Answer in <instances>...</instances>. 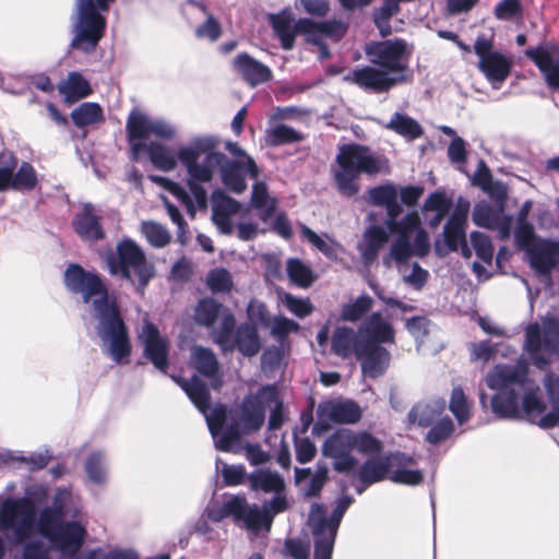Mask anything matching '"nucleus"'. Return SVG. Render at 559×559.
Segmentation results:
<instances>
[{
	"label": "nucleus",
	"mask_w": 559,
	"mask_h": 559,
	"mask_svg": "<svg viewBox=\"0 0 559 559\" xmlns=\"http://www.w3.org/2000/svg\"><path fill=\"white\" fill-rule=\"evenodd\" d=\"M63 285L70 294L80 295L83 304H91L95 331L107 355L116 364H128L132 352L129 329L118 299L109 292L103 276L73 262L63 272Z\"/></svg>",
	"instance_id": "obj_1"
},
{
	"label": "nucleus",
	"mask_w": 559,
	"mask_h": 559,
	"mask_svg": "<svg viewBox=\"0 0 559 559\" xmlns=\"http://www.w3.org/2000/svg\"><path fill=\"white\" fill-rule=\"evenodd\" d=\"M219 144L214 135H199L190 139V145L180 152L182 167L186 169V185L201 210L207 207V191L204 185L210 183L218 168L224 187L236 194L247 189L246 176L251 178L259 176V168L251 156L246 162L230 159L219 151Z\"/></svg>",
	"instance_id": "obj_2"
},
{
	"label": "nucleus",
	"mask_w": 559,
	"mask_h": 559,
	"mask_svg": "<svg viewBox=\"0 0 559 559\" xmlns=\"http://www.w3.org/2000/svg\"><path fill=\"white\" fill-rule=\"evenodd\" d=\"M38 531L50 548L61 556L72 558L78 555L87 536V527L83 508L74 501L71 489H56L51 503L39 511Z\"/></svg>",
	"instance_id": "obj_3"
},
{
	"label": "nucleus",
	"mask_w": 559,
	"mask_h": 559,
	"mask_svg": "<svg viewBox=\"0 0 559 559\" xmlns=\"http://www.w3.org/2000/svg\"><path fill=\"white\" fill-rule=\"evenodd\" d=\"M336 164L337 169L333 174L336 189L341 195L353 198L359 192V176L382 173L388 167V159L367 145L348 143L340 147Z\"/></svg>",
	"instance_id": "obj_4"
},
{
	"label": "nucleus",
	"mask_w": 559,
	"mask_h": 559,
	"mask_svg": "<svg viewBox=\"0 0 559 559\" xmlns=\"http://www.w3.org/2000/svg\"><path fill=\"white\" fill-rule=\"evenodd\" d=\"M104 261L111 276L129 283L141 296L156 275L154 263L147 260L142 247L129 237L118 241L115 251H108Z\"/></svg>",
	"instance_id": "obj_5"
},
{
	"label": "nucleus",
	"mask_w": 559,
	"mask_h": 559,
	"mask_svg": "<svg viewBox=\"0 0 559 559\" xmlns=\"http://www.w3.org/2000/svg\"><path fill=\"white\" fill-rule=\"evenodd\" d=\"M266 21L274 35H344L348 28L346 22L336 19L322 22L309 17L297 19L289 5L277 13H267Z\"/></svg>",
	"instance_id": "obj_6"
},
{
	"label": "nucleus",
	"mask_w": 559,
	"mask_h": 559,
	"mask_svg": "<svg viewBox=\"0 0 559 559\" xmlns=\"http://www.w3.org/2000/svg\"><path fill=\"white\" fill-rule=\"evenodd\" d=\"M236 323L235 314L228 313L219 328L212 332L213 342L224 353L237 349L245 357L255 356L262 347L258 328L252 323Z\"/></svg>",
	"instance_id": "obj_7"
},
{
	"label": "nucleus",
	"mask_w": 559,
	"mask_h": 559,
	"mask_svg": "<svg viewBox=\"0 0 559 559\" xmlns=\"http://www.w3.org/2000/svg\"><path fill=\"white\" fill-rule=\"evenodd\" d=\"M368 60L389 75L406 74L412 51L404 39L395 37L371 41L365 48Z\"/></svg>",
	"instance_id": "obj_8"
},
{
	"label": "nucleus",
	"mask_w": 559,
	"mask_h": 559,
	"mask_svg": "<svg viewBox=\"0 0 559 559\" xmlns=\"http://www.w3.org/2000/svg\"><path fill=\"white\" fill-rule=\"evenodd\" d=\"M495 37H477L474 51L479 59L478 68L491 83L499 88L510 75L513 67L512 60L493 47Z\"/></svg>",
	"instance_id": "obj_9"
},
{
	"label": "nucleus",
	"mask_w": 559,
	"mask_h": 559,
	"mask_svg": "<svg viewBox=\"0 0 559 559\" xmlns=\"http://www.w3.org/2000/svg\"><path fill=\"white\" fill-rule=\"evenodd\" d=\"M344 80L359 86L368 93L380 94L388 92L400 83L406 82L407 75H389L377 67L365 66L350 71L344 76Z\"/></svg>",
	"instance_id": "obj_10"
},
{
	"label": "nucleus",
	"mask_w": 559,
	"mask_h": 559,
	"mask_svg": "<svg viewBox=\"0 0 559 559\" xmlns=\"http://www.w3.org/2000/svg\"><path fill=\"white\" fill-rule=\"evenodd\" d=\"M38 531V518L34 510H25L21 515L0 519V533H4L5 543L12 547L23 546L28 540L38 539L34 537Z\"/></svg>",
	"instance_id": "obj_11"
},
{
	"label": "nucleus",
	"mask_w": 559,
	"mask_h": 559,
	"mask_svg": "<svg viewBox=\"0 0 559 559\" xmlns=\"http://www.w3.org/2000/svg\"><path fill=\"white\" fill-rule=\"evenodd\" d=\"M143 345V355L160 372L166 373L169 367V342L160 335L158 326L145 320L139 334Z\"/></svg>",
	"instance_id": "obj_12"
},
{
	"label": "nucleus",
	"mask_w": 559,
	"mask_h": 559,
	"mask_svg": "<svg viewBox=\"0 0 559 559\" xmlns=\"http://www.w3.org/2000/svg\"><path fill=\"white\" fill-rule=\"evenodd\" d=\"M359 344L384 345L395 343V329L381 311L371 312L358 325Z\"/></svg>",
	"instance_id": "obj_13"
},
{
	"label": "nucleus",
	"mask_w": 559,
	"mask_h": 559,
	"mask_svg": "<svg viewBox=\"0 0 559 559\" xmlns=\"http://www.w3.org/2000/svg\"><path fill=\"white\" fill-rule=\"evenodd\" d=\"M190 145V141L187 144L178 146L177 154L175 155L169 147L165 144L152 141L148 144L136 143L133 147V156H130L132 162L140 159V154L146 152L151 163L159 170L168 173L174 170L178 163L182 166L180 159V152L183 147Z\"/></svg>",
	"instance_id": "obj_14"
},
{
	"label": "nucleus",
	"mask_w": 559,
	"mask_h": 559,
	"mask_svg": "<svg viewBox=\"0 0 559 559\" xmlns=\"http://www.w3.org/2000/svg\"><path fill=\"white\" fill-rule=\"evenodd\" d=\"M525 55L544 74L549 88L559 92V50L555 46L527 48Z\"/></svg>",
	"instance_id": "obj_15"
},
{
	"label": "nucleus",
	"mask_w": 559,
	"mask_h": 559,
	"mask_svg": "<svg viewBox=\"0 0 559 559\" xmlns=\"http://www.w3.org/2000/svg\"><path fill=\"white\" fill-rule=\"evenodd\" d=\"M356 359L361 373L369 379L382 377L390 367L391 353L383 345L359 344Z\"/></svg>",
	"instance_id": "obj_16"
},
{
	"label": "nucleus",
	"mask_w": 559,
	"mask_h": 559,
	"mask_svg": "<svg viewBox=\"0 0 559 559\" xmlns=\"http://www.w3.org/2000/svg\"><path fill=\"white\" fill-rule=\"evenodd\" d=\"M76 22L73 35H103L106 21L96 0H76ZM108 8L105 10L107 11Z\"/></svg>",
	"instance_id": "obj_17"
},
{
	"label": "nucleus",
	"mask_w": 559,
	"mask_h": 559,
	"mask_svg": "<svg viewBox=\"0 0 559 559\" xmlns=\"http://www.w3.org/2000/svg\"><path fill=\"white\" fill-rule=\"evenodd\" d=\"M233 70L251 87L267 83L273 79L270 67L247 52H240L234 58Z\"/></svg>",
	"instance_id": "obj_18"
},
{
	"label": "nucleus",
	"mask_w": 559,
	"mask_h": 559,
	"mask_svg": "<svg viewBox=\"0 0 559 559\" xmlns=\"http://www.w3.org/2000/svg\"><path fill=\"white\" fill-rule=\"evenodd\" d=\"M528 383V370L525 366L498 365L486 377L489 389H515L522 392Z\"/></svg>",
	"instance_id": "obj_19"
},
{
	"label": "nucleus",
	"mask_w": 559,
	"mask_h": 559,
	"mask_svg": "<svg viewBox=\"0 0 559 559\" xmlns=\"http://www.w3.org/2000/svg\"><path fill=\"white\" fill-rule=\"evenodd\" d=\"M100 215L95 214L91 202L82 204V210L74 214L71 225L74 233L83 240L99 241L105 238Z\"/></svg>",
	"instance_id": "obj_20"
},
{
	"label": "nucleus",
	"mask_w": 559,
	"mask_h": 559,
	"mask_svg": "<svg viewBox=\"0 0 559 559\" xmlns=\"http://www.w3.org/2000/svg\"><path fill=\"white\" fill-rule=\"evenodd\" d=\"M237 506H239L235 518L237 524L242 523L254 535L260 534L262 531L270 532L273 522L262 506L249 504L245 496L238 497Z\"/></svg>",
	"instance_id": "obj_21"
},
{
	"label": "nucleus",
	"mask_w": 559,
	"mask_h": 559,
	"mask_svg": "<svg viewBox=\"0 0 559 559\" xmlns=\"http://www.w3.org/2000/svg\"><path fill=\"white\" fill-rule=\"evenodd\" d=\"M228 313L234 314L223 302L212 296H206L197 302L193 310V321L199 326L207 330L213 329L214 331L217 321H224Z\"/></svg>",
	"instance_id": "obj_22"
},
{
	"label": "nucleus",
	"mask_w": 559,
	"mask_h": 559,
	"mask_svg": "<svg viewBox=\"0 0 559 559\" xmlns=\"http://www.w3.org/2000/svg\"><path fill=\"white\" fill-rule=\"evenodd\" d=\"M447 401L443 397H431L415 403L407 414L409 424H416L421 428L432 426L443 417Z\"/></svg>",
	"instance_id": "obj_23"
},
{
	"label": "nucleus",
	"mask_w": 559,
	"mask_h": 559,
	"mask_svg": "<svg viewBox=\"0 0 559 559\" xmlns=\"http://www.w3.org/2000/svg\"><path fill=\"white\" fill-rule=\"evenodd\" d=\"M171 379L181 386L202 415L209 413L211 408V393L203 380L195 374L189 381L176 376H171Z\"/></svg>",
	"instance_id": "obj_24"
},
{
	"label": "nucleus",
	"mask_w": 559,
	"mask_h": 559,
	"mask_svg": "<svg viewBox=\"0 0 559 559\" xmlns=\"http://www.w3.org/2000/svg\"><path fill=\"white\" fill-rule=\"evenodd\" d=\"M498 392L491 397V411L501 419H514L520 415L521 392L516 389H496Z\"/></svg>",
	"instance_id": "obj_25"
},
{
	"label": "nucleus",
	"mask_w": 559,
	"mask_h": 559,
	"mask_svg": "<svg viewBox=\"0 0 559 559\" xmlns=\"http://www.w3.org/2000/svg\"><path fill=\"white\" fill-rule=\"evenodd\" d=\"M359 332L347 325L336 326L331 337V352L343 359L358 354Z\"/></svg>",
	"instance_id": "obj_26"
},
{
	"label": "nucleus",
	"mask_w": 559,
	"mask_h": 559,
	"mask_svg": "<svg viewBox=\"0 0 559 559\" xmlns=\"http://www.w3.org/2000/svg\"><path fill=\"white\" fill-rule=\"evenodd\" d=\"M545 333L539 323H531L525 331L524 349L526 350L532 362L543 369L549 364V359L545 356Z\"/></svg>",
	"instance_id": "obj_27"
},
{
	"label": "nucleus",
	"mask_w": 559,
	"mask_h": 559,
	"mask_svg": "<svg viewBox=\"0 0 559 559\" xmlns=\"http://www.w3.org/2000/svg\"><path fill=\"white\" fill-rule=\"evenodd\" d=\"M320 403L325 408L328 416L332 419V423L356 424L361 418V409L353 400H328Z\"/></svg>",
	"instance_id": "obj_28"
},
{
	"label": "nucleus",
	"mask_w": 559,
	"mask_h": 559,
	"mask_svg": "<svg viewBox=\"0 0 559 559\" xmlns=\"http://www.w3.org/2000/svg\"><path fill=\"white\" fill-rule=\"evenodd\" d=\"M126 131L128 143L130 145V156H133L134 144H148L147 140L151 135V119L141 111L132 110L127 120Z\"/></svg>",
	"instance_id": "obj_29"
},
{
	"label": "nucleus",
	"mask_w": 559,
	"mask_h": 559,
	"mask_svg": "<svg viewBox=\"0 0 559 559\" xmlns=\"http://www.w3.org/2000/svg\"><path fill=\"white\" fill-rule=\"evenodd\" d=\"M246 433H250V431L245 429L239 418H231L229 424L211 433V436L216 450L230 452Z\"/></svg>",
	"instance_id": "obj_30"
},
{
	"label": "nucleus",
	"mask_w": 559,
	"mask_h": 559,
	"mask_svg": "<svg viewBox=\"0 0 559 559\" xmlns=\"http://www.w3.org/2000/svg\"><path fill=\"white\" fill-rule=\"evenodd\" d=\"M240 423L250 433L261 429L265 420V407L261 401L248 394L243 397L241 404V416L238 417Z\"/></svg>",
	"instance_id": "obj_31"
},
{
	"label": "nucleus",
	"mask_w": 559,
	"mask_h": 559,
	"mask_svg": "<svg viewBox=\"0 0 559 559\" xmlns=\"http://www.w3.org/2000/svg\"><path fill=\"white\" fill-rule=\"evenodd\" d=\"M531 267L542 276H549L556 266V257L548 241L533 246L527 251Z\"/></svg>",
	"instance_id": "obj_32"
},
{
	"label": "nucleus",
	"mask_w": 559,
	"mask_h": 559,
	"mask_svg": "<svg viewBox=\"0 0 559 559\" xmlns=\"http://www.w3.org/2000/svg\"><path fill=\"white\" fill-rule=\"evenodd\" d=\"M58 90L64 95L67 104H73L90 96L93 93L90 82L79 71H72L68 74V80L62 82Z\"/></svg>",
	"instance_id": "obj_33"
},
{
	"label": "nucleus",
	"mask_w": 559,
	"mask_h": 559,
	"mask_svg": "<svg viewBox=\"0 0 559 559\" xmlns=\"http://www.w3.org/2000/svg\"><path fill=\"white\" fill-rule=\"evenodd\" d=\"M391 462L389 457L367 459L359 467L358 480L367 485H373L389 477Z\"/></svg>",
	"instance_id": "obj_34"
},
{
	"label": "nucleus",
	"mask_w": 559,
	"mask_h": 559,
	"mask_svg": "<svg viewBox=\"0 0 559 559\" xmlns=\"http://www.w3.org/2000/svg\"><path fill=\"white\" fill-rule=\"evenodd\" d=\"M73 124L79 129H84L92 124L105 121L103 107L95 102H84L75 107L70 114Z\"/></svg>",
	"instance_id": "obj_35"
},
{
	"label": "nucleus",
	"mask_w": 559,
	"mask_h": 559,
	"mask_svg": "<svg viewBox=\"0 0 559 559\" xmlns=\"http://www.w3.org/2000/svg\"><path fill=\"white\" fill-rule=\"evenodd\" d=\"M444 239L441 242L439 239L435 241V253L439 258L447 257L450 252L459 250L460 242L466 238L465 225L455 227L454 224H450V219L444 225L442 233Z\"/></svg>",
	"instance_id": "obj_36"
},
{
	"label": "nucleus",
	"mask_w": 559,
	"mask_h": 559,
	"mask_svg": "<svg viewBox=\"0 0 559 559\" xmlns=\"http://www.w3.org/2000/svg\"><path fill=\"white\" fill-rule=\"evenodd\" d=\"M248 483L253 491L271 493L278 488H285L284 478L277 473L267 468H260L248 475Z\"/></svg>",
	"instance_id": "obj_37"
},
{
	"label": "nucleus",
	"mask_w": 559,
	"mask_h": 559,
	"mask_svg": "<svg viewBox=\"0 0 559 559\" xmlns=\"http://www.w3.org/2000/svg\"><path fill=\"white\" fill-rule=\"evenodd\" d=\"M372 306L373 299L367 294H361L357 298L342 305L340 320L350 323L365 320Z\"/></svg>",
	"instance_id": "obj_38"
},
{
	"label": "nucleus",
	"mask_w": 559,
	"mask_h": 559,
	"mask_svg": "<svg viewBox=\"0 0 559 559\" xmlns=\"http://www.w3.org/2000/svg\"><path fill=\"white\" fill-rule=\"evenodd\" d=\"M354 443V432L348 429H338L329 436L322 444V454L326 457L342 455L350 452Z\"/></svg>",
	"instance_id": "obj_39"
},
{
	"label": "nucleus",
	"mask_w": 559,
	"mask_h": 559,
	"mask_svg": "<svg viewBox=\"0 0 559 559\" xmlns=\"http://www.w3.org/2000/svg\"><path fill=\"white\" fill-rule=\"evenodd\" d=\"M304 139L300 131L285 123H277L265 130V143L271 147L299 143Z\"/></svg>",
	"instance_id": "obj_40"
},
{
	"label": "nucleus",
	"mask_w": 559,
	"mask_h": 559,
	"mask_svg": "<svg viewBox=\"0 0 559 559\" xmlns=\"http://www.w3.org/2000/svg\"><path fill=\"white\" fill-rule=\"evenodd\" d=\"M251 205L260 211V218L265 222L271 218L276 211V200L270 198L269 189L264 181H258L252 187Z\"/></svg>",
	"instance_id": "obj_41"
},
{
	"label": "nucleus",
	"mask_w": 559,
	"mask_h": 559,
	"mask_svg": "<svg viewBox=\"0 0 559 559\" xmlns=\"http://www.w3.org/2000/svg\"><path fill=\"white\" fill-rule=\"evenodd\" d=\"M386 128L411 141L416 140L424 134V129L420 123L408 115L402 112H394L386 124Z\"/></svg>",
	"instance_id": "obj_42"
},
{
	"label": "nucleus",
	"mask_w": 559,
	"mask_h": 559,
	"mask_svg": "<svg viewBox=\"0 0 559 559\" xmlns=\"http://www.w3.org/2000/svg\"><path fill=\"white\" fill-rule=\"evenodd\" d=\"M286 272L289 281L300 288H309L317 280L312 269L298 258L287 260Z\"/></svg>",
	"instance_id": "obj_43"
},
{
	"label": "nucleus",
	"mask_w": 559,
	"mask_h": 559,
	"mask_svg": "<svg viewBox=\"0 0 559 559\" xmlns=\"http://www.w3.org/2000/svg\"><path fill=\"white\" fill-rule=\"evenodd\" d=\"M311 509L312 511L321 512L319 516L312 519L311 531L313 535V542L318 540L322 543H331V545H334L338 530L329 523L328 516L323 514L322 504L313 503Z\"/></svg>",
	"instance_id": "obj_44"
},
{
	"label": "nucleus",
	"mask_w": 559,
	"mask_h": 559,
	"mask_svg": "<svg viewBox=\"0 0 559 559\" xmlns=\"http://www.w3.org/2000/svg\"><path fill=\"white\" fill-rule=\"evenodd\" d=\"M84 471L88 481L94 485H104L107 479L105 453L99 450L91 452L85 460Z\"/></svg>",
	"instance_id": "obj_45"
},
{
	"label": "nucleus",
	"mask_w": 559,
	"mask_h": 559,
	"mask_svg": "<svg viewBox=\"0 0 559 559\" xmlns=\"http://www.w3.org/2000/svg\"><path fill=\"white\" fill-rule=\"evenodd\" d=\"M194 368L197 371L206 377L213 379L219 369L218 360L211 348L207 347H195L193 352Z\"/></svg>",
	"instance_id": "obj_46"
},
{
	"label": "nucleus",
	"mask_w": 559,
	"mask_h": 559,
	"mask_svg": "<svg viewBox=\"0 0 559 559\" xmlns=\"http://www.w3.org/2000/svg\"><path fill=\"white\" fill-rule=\"evenodd\" d=\"M428 428L429 430L426 432L424 439L427 443L432 445H437L445 441L455 430L454 423L449 415H444Z\"/></svg>",
	"instance_id": "obj_47"
},
{
	"label": "nucleus",
	"mask_w": 559,
	"mask_h": 559,
	"mask_svg": "<svg viewBox=\"0 0 559 559\" xmlns=\"http://www.w3.org/2000/svg\"><path fill=\"white\" fill-rule=\"evenodd\" d=\"M38 185L37 173L28 162H22L14 170L13 191H32Z\"/></svg>",
	"instance_id": "obj_48"
},
{
	"label": "nucleus",
	"mask_w": 559,
	"mask_h": 559,
	"mask_svg": "<svg viewBox=\"0 0 559 559\" xmlns=\"http://www.w3.org/2000/svg\"><path fill=\"white\" fill-rule=\"evenodd\" d=\"M205 283L213 294L229 293L234 286L231 274L225 267L210 270Z\"/></svg>",
	"instance_id": "obj_49"
},
{
	"label": "nucleus",
	"mask_w": 559,
	"mask_h": 559,
	"mask_svg": "<svg viewBox=\"0 0 559 559\" xmlns=\"http://www.w3.org/2000/svg\"><path fill=\"white\" fill-rule=\"evenodd\" d=\"M211 199L213 202L212 214H237L240 211V202L228 195L221 188H215L212 191Z\"/></svg>",
	"instance_id": "obj_50"
},
{
	"label": "nucleus",
	"mask_w": 559,
	"mask_h": 559,
	"mask_svg": "<svg viewBox=\"0 0 559 559\" xmlns=\"http://www.w3.org/2000/svg\"><path fill=\"white\" fill-rule=\"evenodd\" d=\"M399 197V190L393 182H385L368 190V202L374 206L384 207Z\"/></svg>",
	"instance_id": "obj_51"
},
{
	"label": "nucleus",
	"mask_w": 559,
	"mask_h": 559,
	"mask_svg": "<svg viewBox=\"0 0 559 559\" xmlns=\"http://www.w3.org/2000/svg\"><path fill=\"white\" fill-rule=\"evenodd\" d=\"M142 231L150 245L155 248L166 247L171 239L167 228L156 222H144L142 225Z\"/></svg>",
	"instance_id": "obj_52"
},
{
	"label": "nucleus",
	"mask_w": 559,
	"mask_h": 559,
	"mask_svg": "<svg viewBox=\"0 0 559 559\" xmlns=\"http://www.w3.org/2000/svg\"><path fill=\"white\" fill-rule=\"evenodd\" d=\"M449 409L460 425L465 424L469 419V407L462 388H454L451 392Z\"/></svg>",
	"instance_id": "obj_53"
},
{
	"label": "nucleus",
	"mask_w": 559,
	"mask_h": 559,
	"mask_svg": "<svg viewBox=\"0 0 559 559\" xmlns=\"http://www.w3.org/2000/svg\"><path fill=\"white\" fill-rule=\"evenodd\" d=\"M400 8L393 5L388 0H383L381 7L373 11V22L379 29L380 35H391L392 29L390 26L391 17L399 13Z\"/></svg>",
	"instance_id": "obj_54"
},
{
	"label": "nucleus",
	"mask_w": 559,
	"mask_h": 559,
	"mask_svg": "<svg viewBox=\"0 0 559 559\" xmlns=\"http://www.w3.org/2000/svg\"><path fill=\"white\" fill-rule=\"evenodd\" d=\"M499 211L495 210L488 202L479 201L474 205L472 212L473 223L483 228L490 229L497 219Z\"/></svg>",
	"instance_id": "obj_55"
},
{
	"label": "nucleus",
	"mask_w": 559,
	"mask_h": 559,
	"mask_svg": "<svg viewBox=\"0 0 559 559\" xmlns=\"http://www.w3.org/2000/svg\"><path fill=\"white\" fill-rule=\"evenodd\" d=\"M471 242L475 253L484 263L490 264L493 258V246L489 236L481 231L471 233Z\"/></svg>",
	"instance_id": "obj_56"
},
{
	"label": "nucleus",
	"mask_w": 559,
	"mask_h": 559,
	"mask_svg": "<svg viewBox=\"0 0 559 559\" xmlns=\"http://www.w3.org/2000/svg\"><path fill=\"white\" fill-rule=\"evenodd\" d=\"M238 497L239 495L230 496L226 498L221 506L209 507L206 509L207 518L213 522H219L229 516H231L235 520L236 512L238 511L239 508V506H237Z\"/></svg>",
	"instance_id": "obj_57"
},
{
	"label": "nucleus",
	"mask_w": 559,
	"mask_h": 559,
	"mask_svg": "<svg viewBox=\"0 0 559 559\" xmlns=\"http://www.w3.org/2000/svg\"><path fill=\"white\" fill-rule=\"evenodd\" d=\"M210 433L222 429L225 425L230 423L233 418L226 404L218 403L213 408L211 407L206 415H203Z\"/></svg>",
	"instance_id": "obj_58"
},
{
	"label": "nucleus",
	"mask_w": 559,
	"mask_h": 559,
	"mask_svg": "<svg viewBox=\"0 0 559 559\" xmlns=\"http://www.w3.org/2000/svg\"><path fill=\"white\" fill-rule=\"evenodd\" d=\"M300 329L298 322L293 319L278 316L273 320L271 334L277 340L280 344H284L290 333H297Z\"/></svg>",
	"instance_id": "obj_59"
},
{
	"label": "nucleus",
	"mask_w": 559,
	"mask_h": 559,
	"mask_svg": "<svg viewBox=\"0 0 559 559\" xmlns=\"http://www.w3.org/2000/svg\"><path fill=\"white\" fill-rule=\"evenodd\" d=\"M414 255L412 239L406 235H397L390 248V258L396 263H406Z\"/></svg>",
	"instance_id": "obj_60"
},
{
	"label": "nucleus",
	"mask_w": 559,
	"mask_h": 559,
	"mask_svg": "<svg viewBox=\"0 0 559 559\" xmlns=\"http://www.w3.org/2000/svg\"><path fill=\"white\" fill-rule=\"evenodd\" d=\"M273 497L262 502V508L273 521L274 516L278 513L286 511L289 508V502L286 495V487L278 488L272 492Z\"/></svg>",
	"instance_id": "obj_61"
},
{
	"label": "nucleus",
	"mask_w": 559,
	"mask_h": 559,
	"mask_svg": "<svg viewBox=\"0 0 559 559\" xmlns=\"http://www.w3.org/2000/svg\"><path fill=\"white\" fill-rule=\"evenodd\" d=\"M247 318L248 321L245 323H252L257 328L259 325L269 326L271 322L269 310L265 304L251 299L247 306Z\"/></svg>",
	"instance_id": "obj_62"
},
{
	"label": "nucleus",
	"mask_w": 559,
	"mask_h": 559,
	"mask_svg": "<svg viewBox=\"0 0 559 559\" xmlns=\"http://www.w3.org/2000/svg\"><path fill=\"white\" fill-rule=\"evenodd\" d=\"M545 352L548 354L559 353V320L550 317L544 322Z\"/></svg>",
	"instance_id": "obj_63"
},
{
	"label": "nucleus",
	"mask_w": 559,
	"mask_h": 559,
	"mask_svg": "<svg viewBox=\"0 0 559 559\" xmlns=\"http://www.w3.org/2000/svg\"><path fill=\"white\" fill-rule=\"evenodd\" d=\"M22 552L19 559H50L49 547L43 539H33L21 546Z\"/></svg>",
	"instance_id": "obj_64"
}]
</instances>
